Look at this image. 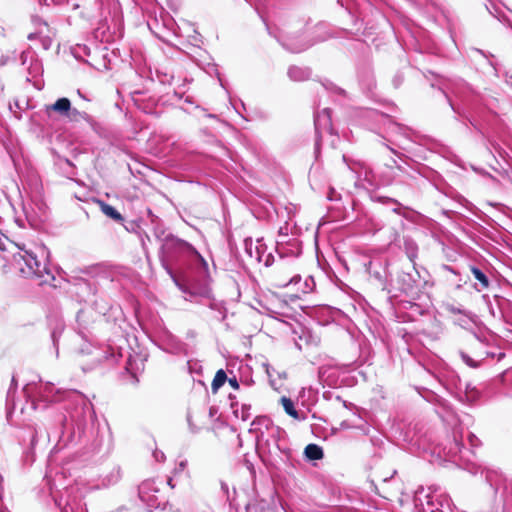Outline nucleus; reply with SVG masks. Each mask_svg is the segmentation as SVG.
Returning a JSON list of instances; mask_svg holds the SVG:
<instances>
[{"label":"nucleus","instance_id":"1","mask_svg":"<svg viewBox=\"0 0 512 512\" xmlns=\"http://www.w3.org/2000/svg\"><path fill=\"white\" fill-rule=\"evenodd\" d=\"M13 266L23 277H43L46 267L28 250L13 255Z\"/></svg>","mask_w":512,"mask_h":512},{"label":"nucleus","instance_id":"2","mask_svg":"<svg viewBox=\"0 0 512 512\" xmlns=\"http://www.w3.org/2000/svg\"><path fill=\"white\" fill-rule=\"evenodd\" d=\"M274 284L277 287H286L290 283H297L301 280L298 270L294 267H284L275 272Z\"/></svg>","mask_w":512,"mask_h":512},{"label":"nucleus","instance_id":"3","mask_svg":"<svg viewBox=\"0 0 512 512\" xmlns=\"http://www.w3.org/2000/svg\"><path fill=\"white\" fill-rule=\"evenodd\" d=\"M70 108H71L70 100L66 97H63V98H59L55 103H53L51 105H46L45 111L48 115H50V113L53 111V112L58 113L61 116L67 117L68 113H70Z\"/></svg>","mask_w":512,"mask_h":512},{"label":"nucleus","instance_id":"4","mask_svg":"<svg viewBox=\"0 0 512 512\" xmlns=\"http://www.w3.org/2000/svg\"><path fill=\"white\" fill-rule=\"evenodd\" d=\"M100 209L104 215L107 217L117 221L123 222V216L111 205L105 203L104 201H99Z\"/></svg>","mask_w":512,"mask_h":512},{"label":"nucleus","instance_id":"5","mask_svg":"<svg viewBox=\"0 0 512 512\" xmlns=\"http://www.w3.org/2000/svg\"><path fill=\"white\" fill-rule=\"evenodd\" d=\"M304 454L309 460H320L324 456L322 448L316 444H308L305 447Z\"/></svg>","mask_w":512,"mask_h":512},{"label":"nucleus","instance_id":"6","mask_svg":"<svg viewBox=\"0 0 512 512\" xmlns=\"http://www.w3.org/2000/svg\"><path fill=\"white\" fill-rule=\"evenodd\" d=\"M280 402H281V404H282V406H283V408H284L285 412H286L289 416H291L292 418H294V419H296V420H299V418H300V417H299V413H298V411L295 409V407H294V403H293V401H292L290 398H288V397H286V396H283V397H281Z\"/></svg>","mask_w":512,"mask_h":512},{"label":"nucleus","instance_id":"7","mask_svg":"<svg viewBox=\"0 0 512 512\" xmlns=\"http://www.w3.org/2000/svg\"><path fill=\"white\" fill-rule=\"evenodd\" d=\"M226 381L227 375L225 371L222 369L218 370L211 384L212 392L217 393L218 390L225 384Z\"/></svg>","mask_w":512,"mask_h":512},{"label":"nucleus","instance_id":"8","mask_svg":"<svg viewBox=\"0 0 512 512\" xmlns=\"http://www.w3.org/2000/svg\"><path fill=\"white\" fill-rule=\"evenodd\" d=\"M472 274L474 275L475 279H477L482 288L486 289L489 287V280L487 278V276L480 270L478 269L477 267H471L470 268Z\"/></svg>","mask_w":512,"mask_h":512},{"label":"nucleus","instance_id":"9","mask_svg":"<svg viewBox=\"0 0 512 512\" xmlns=\"http://www.w3.org/2000/svg\"><path fill=\"white\" fill-rule=\"evenodd\" d=\"M67 118L70 121L88 120L89 115H88V113H86L84 111H79L75 108H73V109L70 108V113H68Z\"/></svg>","mask_w":512,"mask_h":512},{"label":"nucleus","instance_id":"10","mask_svg":"<svg viewBox=\"0 0 512 512\" xmlns=\"http://www.w3.org/2000/svg\"><path fill=\"white\" fill-rule=\"evenodd\" d=\"M227 381L229 382L230 386L234 389H238L239 388V383L237 381V379L235 377L233 378H227Z\"/></svg>","mask_w":512,"mask_h":512},{"label":"nucleus","instance_id":"11","mask_svg":"<svg viewBox=\"0 0 512 512\" xmlns=\"http://www.w3.org/2000/svg\"><path fill=\"white\" fill-rule=\"evenodd\" d=\"M386 166L390 169H398V170H401V167L399 165H397L396 161L394 159H391L390 163H387Z\"/></svg>","mask_w":512,"mask_h":512},{"label":"nucleus","instance_id":"12","mask_svg":"<svg viewBox=\"0 0 512 512\" xmlns=\"http://www.w3.org/2000/svg\"><path fill=\"white\" fill-rule=\"evenodd\" d=\"M167 483H168V485H169L171 488H174V484H173V480H172V478H169Z\"/></svg>","mask_w":512,"mask_h":512},{"label":"nucleus","instance_id":"13","mask_svg":"<svg viewBox=\"0 0 512 512\" xmlns=\"http://www.w3.org/2000/svg\"><path fill=\"white\" fill-rule=\"evenodd\" d=\"M461 288H462V285H461V284H457V285L455 286V289H457V290H460Z\"/></svg>","mask_w":512,"mask_h":512}]
</instances>
